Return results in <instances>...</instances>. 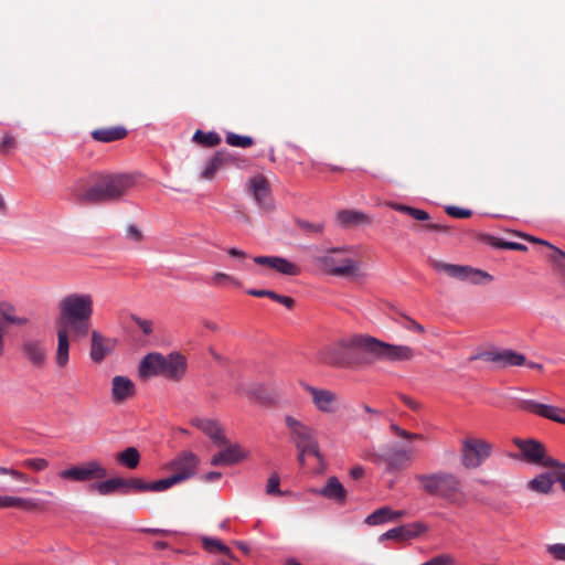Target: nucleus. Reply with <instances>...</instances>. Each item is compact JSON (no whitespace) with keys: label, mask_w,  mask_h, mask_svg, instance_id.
Here are the masks:
<instances>
[{"label":"nucleus","mask_w":565,"mask_h":565,"mask_svg":"<svg viewBox=\"0 0 565 565\" xmlns=\"http://www.w3.org/2000/svg\"><path fill=\"white\" fill-rule=\"evenodd\" d=\"M562 470L557 472H543L536 476L527 483V488L534 492L539 493H550L552 491L553 484L558 481V477L565 473V465L557 466Z\"/></svg>","instance_id":"24"},{"label":"nucleus","mask_w":565,"mask_h":565,"mask_svg":"<svg viewBox=\"0 0 565 565\" xmlns=\"http://www.w3.org/2000/svg\"><path fill=\"white\" fill-rule=\"evenodd\" d=\"M297 450H298V452H302L306 456L311 455V456H315L316 458H318L319 460L322 459V456L319 450L318 439L313 440L311 443L305 444V445H302V447H298Z\"/></svg>","instance_id":"48"},{"label":"nucleus","mask_w":565,"mask_h":565,"mask_svg":"<svg viewBox=\"0 0 565 565\" xmlns=\"http://www.w3.org/2000/svg\"><path fill=\"white\" fill-rule=\"evenodd\" d=\"M200 463L199 457L191 451H183L169 465L172 475L152 482L143 481V491L161 492L174 484L181 483L196 473Z\"/></svg>","instance_id":"4"},{"label":"nucleus","mask_w":565,"mask_h":565,"mask_svg":"<svg viewBox=\"0 0 565 565\" xmlns=\"http://www.w3.org/2000/svg\"><path fill=\"white\" fill-rule=\"evenodd\" d=\"M247 294L254 297H268L270 298V295H273L271 290L266 289H248Z\"/></svg>","instance_id":"57"},{"label":"nucleus","mask_w":565,"mask_h":565,"mask_svg":"<svg viewBox=\"0 0 565 565\" xmlns=\"http://www.w3.org/2000/svg\"><path fill=\"white\" fill-rule=\"evenodd\" d=\"M473 359H481L488 362L498 363L502 367L521 366L526 362L524 354L509 349L484 351Z\"/></svg>","instance_id":"19"},{"label":"nucleus","mask_w":565,"mask_h":565,"mask_svg":"<svg viewBox=\"0 0 565 565\" xmlns=\"http://www.w3.org/2000/svg\"><path fill=\"white\" fill-rule=\"evenodd\" d=\"M401 399L402 402L407 406L409 407L411 409L417 412L420 409V403L409 396H406V395H401Z\"/></svg>","instance_id":"55"},{"label":"nucleus","mask_w":565,"mask_h":565,"mask_svg":"<svg viewBox=\"0 0 565 565\" xmlns=\"http://www.w3.org/2000/svg\"><path fill=\"white\" fill-rule=\"evenodd\" d=\"M285 425L289 430L290 439L296 448L317 440V431L313 427L306 425L290 415L285 417Z\"/></svg>","instance_id":"18"},{"label":"nucleus","mask_w":565,"mask_h":565,"mask_svg":"<svg viewBox=\"0 0 565 565\" xmlns=\"http://www.w3.org/2000/svg\"><path fill=\"white\" fill-rule=\"evenodd\" d=\"M358 344L363 345V351L373 356L376 361L397 363L413 360L414 350L404 344H391L374 337L365 335V340H359Z\"/></svg>","instance_id":"7"},{"label":"nucleus","mask_w":565,"mask_h":565,"mask_svg":"<svg viewBox=\"0 0 565 565\" xmlns=\"http://www.w3.org/2000/svg\"><path fill=\"white\" fill-rule=\"evenodd\" d=\"M88 333L90 334L89 359L94 363L100 364L114 353L117 345V340L115 338L105 335L96 329L89 331Z\"/></svg>","instance_id":"16"},{"label":"nucleus","mask_w":565,"mask_h":565,"mask_svg":"<svg viewBox=\"0 0 565 565\" xmlns=\"http://www.w3.org/2000/svg\"><path fill=\"white\" fill-rule=\"evenodd\" d=\"M303 388L311 396L316 409L323 414H335L341 408L339 395L327 388H319L309 384H303Z\"/></svg>","instance_id":"14"},{"label":"nucleus","mask_w":565,"mask_h":565,"mask_svg":"<svg viewBox=\"0 0 565 565\" xmlns=\"http://www.w3.org/2000/svg\"><path fill=\"white\" fill-rule=\"evenodd\" d=\"M222 478V473L218 472V471H211V472H207L205 473L202 479L205 481V482H214V481H217Z\"/></svg>","instance_id":"59"},{"label":"nucleus","mask_w":565,"mask_h":565,"mask_svg":"<svg viewBox=\"0 0 565 565\" xmlns=\"http://www.w3.org/2000/svg\"><path fill=\"white\" fill-rule=\"evenodd\" d=\"M523 237L526 239V241H530V242H533V243H537V244H542V245H545L547 246L548 248L552 249V247H554L552 244H550L548 242L544 241V239H541V238H536L534 236H530V235H523Z\"/></svg>","instance_id":"61"},{"label":"nucleus","mask_w":565,"mask_h":565,"mask_svg":"<svg viewBox=\"0 0 565 565\" xmlns=\"http://www.w3.org/2000/svg\"><path fill=\"white\" fill-rule=\"evenodd\" d=\"M491 449L486 440L467 438L462 441L461 462L467 469L478 468L490 456Z\"/></svg>","instance_id":"13"},{"label":"nucleus","mask_w":565,"mask_h":565,"mask_svg":"<svg viewBox=\"0 0 565 565\" xmlns=\"http://www.w3.org/2000/svg\"><path fill=\"white\" fill-rule=\"evenodd\" d=\"M259 266H265L286 276H298L301 269L295 263L280 256H256L253 258Z\"/></svg>","instance_id":"21"},{"label":"nucleus","mask_w":565,"mask_h":565,"mask_svg":"<svg viewBox=\"0 0 565 565\" xmlns=\"http://www.w3.org/2000/svg\"><path fill=\"white\" fill-rule=\"evenodd\" d=\"M359 340H365V335L358 334L326 345L318 352V360L331 366H347L351 362L349 350H363V345L358 344Z\"/></svg>","instance_id":"8"},{"label":"nucleus","mask_w":565,"mask_h":565,"mask_svg":"<svg viewBox=\"0 0 565 565\" xmlns=\"http://www.w3.org/2000/svg\"><path fill=\"white\" fill-rule=\"evenodd\" d=\"M350 476L353 479H360V478H362L364 476V469L361 466L353 467L350 470Z\"/></svg>","instance_id":"60"},{"label":"nucleus","mask_w":565,"mask_h":565,"mask_svg":"<svg viewBox=\"0 0 565 565\" xmlns=\"http://www.w3.org/2000/svg\"><path fill=\"white\" fill-rule=\"evenodd\" d=\"M548 258L565 279V253L557 247H552V253Z\"/></svg>","instance_id":"41"},{"label":"nucleus","mask_w":565,"mask_h":565,"mask_svg":"<svg viewBox=\"0 0 565 565\" xmlns=\"http://www.w3.org/2000/svg\"><path fill=\"white\" fill-rule=\"evenodd\" d=\"M141 489V481L138 478H124L114 476L103 481L95 482L90 490L99 495L128 494L138 492Z\"/></svg>","instance_id":"12"},{"label":"nucleus","mask_w":565,"mask_h":565,"mask_svg":"<svg viewBox=\"0 0 565 565\" xmlns=\"http://www.w3.org/2000/svg\"><path fill=\"white\" fill-rule=\"evenodd\" d=\"M487 242H488V244H490L491 246H493L495 248L520 250V252L527 250V247L521 243L507 242V241H503V239L494 237V236H488Z\"/></svg>","instance_id":"38"},{"label":"nucleus","mask_w":565,"mask_h":565,"mask_svg":"<svg viewBox=\"0 0 565 565\" xmlns=\"http://www.w3.org/2000/svg\"><path fill=\"white\" fill-rule=\"evenodd\" d=\"M422 228L427 230V231H436V232L447 233V232H449L450 227L443 223H427V224L423 225Z\"/></svg>","instance_id":"54"},{"label":"nucleus","mask_w":565,"mask_h":565,"mask_svg":"<svg viewBox=\"0 0 565 565\" xmlns=\"http://www.w3.org/2000/svg\"><path fill=\"white\" fill-rule=\"evenodd\" d=\"M224 449L215 454L211 458V465L217 466H231L243 460L246 455L238 445H230L228 443L223 446Z\"/></svg>","instance_id":"25"},{"label":"nucleus","mask_w":565,"mask_h":565,"mask_svg":"<svg viewBox=\"0 0 565 565\" xmlns=\"http://www.w3.org/2000/svg\"><path fill=\"white\" fill-rule=\"evenodd\" d=\"M391 207L394 209L395 211L405 213L417 221L430 220V215L426 211L420 210V209H416V207L399 204V203H392Z\"/></svg>","instance_id":"37"},{"label":"nucleus","mask_w":565,"mask_h":565,"mask_svg":"<svg viewBox=\"0 0 565 565\" xmlns=\"http://www.w3.org/2000/svg\"><path fill=\"white\" fill-rule=\"evenodd\" d=\"M137 394L136 383L125 375H115L110 382V399L115 405H124Z\"/></svg>","instance_id":"17"},{"label":"nucleus","mask_w":565,"mask_h":565,"mask_svg":"<svg viewBox=\"0 0 565 565\" xmlns=\"http://www.w3.org/2000/svg\"><path fill=\"white\" fill-rule=\"evenodd\" d=\"M22 466L31 469L32 471L41 472V471H44L45 469H47L49 461L46 459L40 458V457L28 458V459L23 460Z\"/></svg>","instance_id":"44"},{"label":"nucleus","mask_w":565,"mask_h":565,"mask_svg":"<svg viewBox=\"0 0 565 565\" xmlns=\"http://www.w3.org/2000/svg\"><path fill=\"white\" fill-rule=\"evenodd\" d=\"M203 326H204L206 329L211 330V331H217V330H218V326H217L215 322L210 321V320H205V321L203 322Z\"/></svg>","instance_id":"64"},{"label":"nucleus","mask_w":565,"mask_h":565,"mask_svg":"<svg viewBox=\"0 0 565 565\" xmlns=\"http://www.w3.org/2000/svg\"><path fill=\"white\" fill-rule=\"evenodd\" d=\"M191 425L206 435L217 447H222L227 444L224 430L216 419L194 417L191 419Z\"/></svg>","instance_id":"20"},{"label":"nucleus","mask_w":565,"mask_h":565,"mask_svg":"<svg viewBox=\"0 0 565 565\" xmlns=\"http://www.w3.org/2000/svg\"><path fill=\"white\" fill-rule=\"evenodd\" d=\"M296 225L302 233L307 235H318L323 231L322 223H311L305 220H297Z\"/></svg>","instance_id":"40"},{"label":"nucleus","mask_w":565,"mask_h":565,"mask_svg":"<svg viewBox=\"0 0 565 565\" xmlns=\"http://www.w3.org/2000/svg\"><path fill=\"white\" fill-rule=\"evenodd\" d=\"M403 319H404V321L399 322L403 328L411 330V331L418 332V333L425 332V328L420 323H418L416 320L412 319L408 316H403Z\"/></svg>","instance_id":"50"},{"label":"nucleus","mask_w":565,"mask_h":565,"mask_svg":"<svg viewBox=\"0 0 565 565\" xmlns=\"http://www.w3.org/2000/svg\"><path fill=\"white\" fill-rule=\"evenodd\" d=\"M227 254L231 257H235V258H238V259H242V260L247 257V254L244 250L235 248V247L228 248L227 249Z\"/></svg>","instance_id":"58"},{"label":"nucleus","mask_w":565,"mask_h":565,"mask_svg":"<svg viewBox=\"0 0 565 565\" xmlns=\"http://www.w3.org/2000/svg\"><path fill=\"white\" fill-rule=\"evenodd\" d=\"M407 527H412V539L418 536L419 534L424 533L427 530V526L424 523L415 522Z\"/></svg>","instance_id":"56"},{"label":"nucleus","mask_w":565,"mask_h":565,"mask_svg":"<svg viewBox=\"0 0 565 565\" xmlns=\"http://www.w3.org/2000/svg\"><path fill=\"white\" fill-rule=\"evenodd\" d=\"M202 544L203 547L210 553L218 552L226 555L228 558L234 559V555L231 550L217 539L204 537L202 540Z\"/></svg>","instance_id":"35"},{"label":"nucleus","mask_w":565,"mask_h":565,"mask_svg":"<svg viewBox=\"0 0 565 565\" xmlns=\"http://www.w3.org/2000/svg\"><path fill=\"white\" fill-rule=\"evenodd\" d=\"M247 189L259 206L264 209L270 207V186L268 180L264 175L258 174L252 178L247 182Z\"/></svg>","instance_id":"23"},{"label":"nucleus","mask_w":565,"mask_h":565,"mask_svg":"<svg viewBox=\"0 0 565 565\" xmlns=\"http://www.w3.org/2000/svg\"><path fill=\"white\" fill-rule=\"evenodd\" d=\"M514 445L521 450L525 460L529 462L541 465L543 467L559 466V462L557 460L546 457L544 445L537 440H523L520 438H515Z\"/></svg>","instance_id":"15"},{"label":"nucleus","mask_w":565,"mask_h":565,"mask_svg":"<svg viewBox=\"0 0 565 565\" xmlns=\"http://www.w3.org/2000/svg\"><path fill=\"white\" fill-rule=\"evenodd\" d=\"M211 282L215 286H222V285H225V284H233L237 287H239L242 284L238 279H236L235 277L228 275V274H225V273H215L212 277H211Z\"/></svg>","instance_id":"46"},{"label":"nucleus","mask_w":565,"mask_h":565,"mask_svg":"<svg viewBox=\"0 0 565 565\" xmlns=\"http://www.w3.org/2000/svg\"><path fill=\"white\" fill-rule=\"evenodd\" d=\"M124 237L127 242L138 243L141 239V230L137 223H129L125 226Z\"/></svg>","instance_id":"43"},{"label":"nucleus","mask_w":565,"mask_h":565,"mask_svg":"<svg viewBox=\"0 0 565 565\" xmlns=\"http://www.w3.org/2000/svg\"><path fill=\"white\" fill-rule=\"evenodd\" d=\"M0 319L8 324L19 327L25 326L29 322L25 316L19 315L14 306L7 301L0 302Z\"/></svg>","instance_id":"31"},{"label":"nucleus","mask_w":565,"mask_h":565,"mask_svg":"<svg viewBox=\"0 0 565 565\" xmlns=\"http://www.w3.org/2000/svg\"><path fill=\"white\" fill-rule=\"evenodd\" d=\"M414 478L419 483L420 490L425 493L438 497L459 508L466 505L467 495L462 489L461 480L455 473L437 471L417 473Z\"/></svg>","instance_id":"2"},{"label":"nucleus","mask_w":565,"mask_h":565,"mask_svg":"<svg viewBox=\"0 0 565 565\" xmlns=\"http://www.w3.org/2000/svg\"><path fill=\"white\" fill-rule=\"evenodd\" d=\"M192 139L203 147H215L221 143V137L214 131L204 132L196 130Z\"/></svg>","instance_id":"36"},{"label":"nucleus","mask_w":565,"mask_h":565,"mask_svg":"<svg viewBox=\"0 0 565 565\" xmlns=\"http://www.w3.org/2000/svg\"><path fill=\"white\" fill-rule=\"evenodd\" d=\"M108 475L106 467L98 460H88L79 465H73L60 471L61 479L73 482H87L102 480Z\"/></svg>","instance_id":"10"},{"label":"nucleus","mask_w":565,"mask_h":565,"mask_svg":"<svg viewBox=\"0 0 565 565\" xmlns=\"http://www.w3.org/2000/svg\"><path fill=\"white\" fill-rule=\"evenodd\" d=\"M0 475H3V476H10L14 479H18V480H25L26 479V475L19 471V470H15V469H10V468H6V467H1L0 466Z\"/></svg>","instance_id":"53"},{"label":"nucleus","mask_w":565,"mask_h":565,"mask_svg":"<svg viewBox=\"0 0 565 565\" xmlns=\"http://www.w3.org/2000/svg\"><path fill=\"white\" fill-rule=\"evenodd\" d=\"M127 135V130L124 127L117 126V127H106V128H99L95 129L92 132V137L100 142H111L116 140H120L125 138Z\"/></svg>","instance_id":"32"},{"label":"nucleus","mask_w":565,"mask_h":565,"mask_svg":"<svg viewBox=\"0 0 565 565\" xmlns=\"http://www.w3.org/2000/svg\"><path fill=\"white\" fill-rule=\"evenodd\" d=\"M312 492L339 504H343L347 500V490L337 477L328 478L324 487Z\"/></svg>","instance_id":"26"},{"label":"nucleus","mask_w":565,"mask_h":565,"mask_svg":"<svg viewBox=\"0 0 565 565\" xmlns=\"http://www.w3.org/2000/svg\"><path fill=\"white\" fill-rule=\"evenodd\" d=\"M233 160L232 154L228 151L221 150L206 162L205 168L201 172V178L205 180H212L216 172L225 168Z\"/></svg>","instance_id":"27"},{"label":"nucleus","mask_w":565,"mask_h":565,"mask_svg":"<svg viewBox=\"0 0 565 565\" xmlns=\"http://www.w3.org/2000/svg\"><path fill=\"white\" fill-rule=\"evenodd\" d=\"M313 263L323 273L337 276H355L359 271V264L352 257V252L345 247H334L313 257Z\"/></svg>","instance_id":"5"},{"label":"nucleus","mask_w":565,"mask_h":565,"mask_svg":"<svg viewBox=\"0 0 565 565\" xmlns=\"http://www.w3.org/2000/svg\"><path fill=\"white\" fill-rule=\"evenodd\" d=\"M225 140L232 147L247 148L254 145L252 137L239 136L234 132H227Z\"/></svg>","instance_id":"39"},{"label":"nucleus","mask_w":565,"mask_h":565,"mask_svg":"<svg viewBox=\"0 0 565 565\" xmlns=\"http://www.w3.org/2000/svg\"><path fill=\"white\" fill-rule=\"evenodd\" d=\"M154 331L153 322L150 320H143V334H150Z\"/></svg>","instance_id":"63"},{"label":"nucleus","mask_w":565,"mask_h":565,"mask_svg":"<svg viewBox=\"0 0 565 565\" xmlns=\"http://www.w3.org/2000/svg\"><path fill=\"white\" fill-rule=\"evenodd\" d=\"M55 363L64 370L70 362L71 335L83 338L89 332V321L94 312V298L90 294L66 295L58 305Z\"/></svg>","instance_id":"1"},{"label":"nucleus","mask_w":565,"mask_h":565,"mask_svg":"<svg viewBox=\"0 0 565 565\" xmlns=\"http://www.w3.org/2000/svg\"><path fill=\"white\" fill-rule=\"evenodd\" d=\"M428 264L435 271L446 274L448 277L460 281L480 285L492 280L490 274L467 265L449 264L435 258H429Z\"/></svg>","instance_id":"9"},{"label":"nucleus","mask_w":565,"mask_h":565,"mask_svg":"<svg viewBox=\"0 0 565 565\" xmlns=\"http://www.w3.org/2000/svg\"><path fill=\"white\" fill-rule=\"evenodd\" d=\"M446 213L449 216L456 217V218H468L472 215V212L470 210L458 207V206H452V205L446 207Z\"/></svg>","instance_id":"49"},{"label":"nucleus","mask_w":565,"mask_h":565,"mask_svg":"<svg viewBox=\"0 0 565 565\" xmlns=\"http://www.w3.org/2000/svg\"><path fill=\"white\" fill-rule=\"evenodd\" d=\"M141 460V455L136 447H127L121 451L116 452L115 461L121 468L134 470Z\"/></svg>","instance_id":"28"},{"label":"nucleus","mask_w":565,"mask_h":565,"mask_svg":"<svg viewBox=\"0 0 565 565\" xmlns=\"http://www.w3.org/2000/svg\"><path fill=\"white\" fill-rule=\"evenodd\" d=\"M371 460L376 465L384 463L387 472L402 471L414 460V452L412 449L393 446L383 452L373 454Z\"/></svg>","instance_id":"11"},{"label":"nucleus","mask_w":565,"mask_h":565,"mask_svg":"<svg viewBox=\"0 0 565 565\" xmlns=\"http://www.w3.org/2000/svg\"><path fill=\"white\" fill-rule=\"evenodd\" d=\"M270 299L284 305L288 309H292L295 306V300L291 297L282 296L275 291H273V295H270Z\"/></svg>","instance_id":"52"},{"label":"nucleus","mask_w":565,"mask_h":565,"mask_svg":"<svg viewBox=\"0 0 565 565\" xmlns=\"http://www.w3.org/2000/svg\"><path fill=\"white\" fill-rule=\"evenodd\" d=\"M188 372V359L178 351L163 355L159 352L143 356V377L162 376L169 382H181Z\"/></svg>","instance_id":"3"},{"label":"nucleus","mask_w":565,"mask_h":565,"mask_svg":"<svg viewBox=\"0 0 565 565\" xmlns=\"http://www.w3.org/2000/svg\"><path fill=\"white\" fill-rule=\"evenodd\" d=\"M137 183V177L131 174H116L102 178L84 194L87 201L115 200L124 195Z\"/></svg>","instance_id":"6"},{"label":"nucleus","mask_w":565,"mask_h":565,"mask_svg":"<svg viewBox=\"0 0 565 565\" xmlns=\"http://www.w3.org/2000/svg\"><path fill=\"white\" fill-rule=\"evenodd\" d=\"M547 552L557 561H565V544L548 545Z\"/></svg>","instance_id":"51"},{"label":"nucleus","mask_w":565,"mask_h":565,"mask_svg":"<svg viewBox=\"0 0 565 565\" xmlns=\"http://www.w3.org/2000/svg\"><path fill=\"white\" fill-rule=\"evenodd\" d=\"M24 356L34 365H42L45 360V350L39 343L29 341L23 344L22 348Z\"/></svg>","instance_id":"34"},{"label":"nucleus","mask_w":565,"mask_h":565,"mask_svg":"<svg viewBox=\"0 0 565 565\" xmlns=\"http://www.w3.org/2000/svg\"><path fill=\"white\" fill-rule=\"evenodd\" d=\"M523 411L533 413L541 417L554 420L559 424H565V409H561L553 405L541 404L532 399H526L521 403Z\"/></svg>","instance_id":"22"},{"label":"nucleus","mask_w":565,"mask_h":565,"mask_svg":"<svg viewBox=\"0 0 565 565\" xmlns=\"http://www.w3.org/2000/svg\"><path fill=\"white\" fill-rule=\"evenodd\" d=\"M391 430L398 437L407 439V440H426V437L422 434L411 433L406 429H403L397 424H391Z\"/></svg>","instance_id":"45"},{"label":"nucleus","mask_w":565,"mask_h":565,"mask_svg":"<svg viewBox=\"0 0 565 565\" xmlns=\"http://www.w3.org/2000/svg\"><path fill=\"white\" fill-rule=\"evenodd\" d=\"M10 508L21 509L24 511H34L39 509V504L32 499L0 494V509Z\"/></svg>","instance_id":"29"},{"label":"nucleus","mask_w":565,"mask_h":565,"mask_svg":"<svg viewBox=\"0 0 565 565\" xmlns=\"http://www.w3.org/2000/svg\"><path fill=\"white\" fill-rule=\"evenodd\" d=\"M13 145H14V139L10 136H6L0 143L1 148H3V149L11 148V147H13Z\"/></svg>","instance_id":"62"},{"label":"nucleus","mask_w":565,"mask_h":565,"mask_svg":"<svg viewBox=\"0 0 565 565\" xmlns=\"http://www.w3.org/2000/svg\"><path fill=\"white\" fill-rule=\"evenodd\" d=\"M337 221L340 225L345 227L370 222L366 214L352 210H343L338 212Z\"/></svg>","instance_id":"33"},{"label":"nucleus","mask_w":565,"mask_h":565,"mask_svg":"<svg viewBox=\"0 0 565 565\" xmlns=\"http://www.w3.org/2000/svg\"><path fill=\"white\" fill-rule=\"evenodd\" d=\"M279 486H280L279 475L274 472L273 475H270V477L267 481L266 493L269 495L281 494Z\"/></svg>","instance_id":"47"},{"label":"nucleus","mask_w":565,"mask_h":565,"mask_svg":"<svg viewBox=\"0 0 565 565\" xmlns=\"http://www.w3.org/2000/svg\"><path fill=\"white\" fill-rule=\"evenodd\" d=\"M404 515L402 511H393L388 507H382L367 515L365 523L369 525H379L390 521H394Z\"/></svg>","instance_id":"30"},{"label":"nucleus","mask_w":565,"mask_h":565,"mask_svg":"<svg viewBox=\"0 0 565 565\" xmlns=\"http://www.w3.org/2000/svg\"><path fill=\"white\" fill-rule=\"evenodd\" d=\"M412 527L406 526H398L388 530L386 533L382 535L383 539L393 540V539H401V540H408L412 539Z\"/></svg>","instance_id":"42"}]
</instances>
